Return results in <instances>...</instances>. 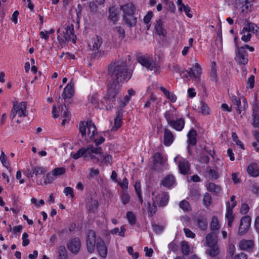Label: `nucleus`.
<instances>
[{"mask_svg":"<svg viewBox=\"0 0 259 259\" xmlns=\"http://www.w3.org/2000/svg\"><path fill=\"white\" fill-rule=\"evenodd\" d=\"M100 158L101 159V163L102 165L106 164L108 163H112V157L110 155L105 154L103 155L101 154L100 155Z\"/></svg>","mask_w":259,"mask_h":259,"instance_id":"nucleus-44","label":"nucleus"},{"mask_svg":"<svg viewBox=\"0 0 259 259\" xmlns=\"http://www.w3.org/2000/svg\"><path fill=\"white\" fill-rule=\"evenodd\" d=\"M207 246H212L217 245L218 236L215 232H212L208 234L205 238Z\"/></svg>","mask_w":259,"mask_h":259,"instance_id":"nucleus-20","label":"nucleus"},{"mask_svg":"<svg viewBox=\"0 0 259 259\" xmlns=\"http://www.w3.org/2000/svg\"><path fill=\"white\" fill-rule=\"evenodd\" d=\"M96 244V248L98 254L102 257H106L107 254V247L104 240L100 237H96V233L93 230H90L87 236V246L89 252L94 251Z\"/></svg>","mask_w":259,"mask_h":259,"instance_id":"nucleus-2","label":"nucleus"},{"mask_svg":"<svg viewBox=\"0 0 259 259\" xmlns=\"http://www.w3.org/2000/svg\"><path fill=\"white\" fill-rule=\"evenodd\" d=\"M210 248L206 250V253L211 257H215L220 253V248L217 245L208 246Z\"/></svg>","mask_w":259,"mask_h":259,"instance_id":"nucleus-34","label":"nucleus"},{"mask_svg":"<svg viewBox=\"0 0 259 259\" xmlns=\"http://www.w3.org/2000/svg\"><path fill=\"white\" fill-rule=\"evenodd\" d=\"M64 193L66 196L70 195L72 198H74V197L73 190L70 187H66L64 190Z\"/></svg>","mask_w":259,"mask_h":259,"instance_id":"nucleus-61","label":"nucleus"},{"mask_svg":"<svg viewBox=\"0 0 259 259\" xmlns=\"http://www.w3.org/2000/svg\"><path fill=\"white\" fill-rule=\"evenodd\" d=\"M164 116L168 125L178 117V113L175 108L166 111Z\"/></svg>","mask_w":259,"mask_h":259,"instance_id":"nucleus-21","label":"nucleus"},{"mask_svg":"<svg viewBox=\"0 0 259 259\" xmlns=\"http://www.w3.org/2000/svg\"><path fill=\"white\" fill-rule=\"evenodd\" d=\"M160 89L164 93L166 98L171 102L174 103L177 101V98L174 93L166 90L164 87H160Z\"/></svg>","mask_w":259,"mask_h":259,"instance_id":"nucleus-32","label":"nucleus"},{"mask_svg":"<svg viewBox=\"0 0 259 259\" xmlns=\"http://www.w3.org/2000/svg\"><path fill=\"white\" fill-rule=\"evenodd\" d=\"M235 196L234 195H232L230 198V201L232 202V204L229 202H226V209H229L231 210H233V208L236 206L237 202L235 201Z\"/></svg>","mask_w":259,"mask_h":259,"instance_id":"nucleus-52","label":"nucleus"},{"mask_svg":"<svg viewBox=\"0 0 259 259\" xmlns=\"http://www.w3.org/2000/svg\"><path fill=\"white\" fill-rule=\"evenodd\" d=\"M250 224L251 218L250 217L246 215L242 217L240 220L238 234L242 235L245 234L250 227Z\"/></svg>","mask_w":259,"mask_h":259,"instance_id":"nucleus-11","label":"nucleus"},{"mask_svg":"<svg viewBox=\"0 0 259 259\" xmlns=\"http://www.w3.org/2000/svg\"><path fill=\"white\" fill-rule=\"evenodd\" d=\"M13 106L14 107V109L17 111L19 116L24 117L27 115L26 112L27 102H21L20 103L14 102Z\"/></svg>","mask_w":259,"mask_h":259,"instance_id":"nucleus-14","label":"nucleus"},{"mask_svg":"<svg viewBox=\"0 0 259 259\" xmlns=\"http://www.w3.org/2000/svg\"><path fill=\"white\" fill-rule=\"evenodd\" d=\"M73 87V84L71 83H69L64 88L63 93L62 95L64 99L71 98L72 97L74 93Z\"/></svg>","mask_w":259,"mask_h":259,"instance_id":"nucleus-27","label":"nucleus"},{"mask_svg":"<svg viewBox=\"0 0 259 259\" xmlns=\"http://www.w3.org/2000/svg\"><path fill=\"white\" fill-rule=\"evenodd\" d=\"M177 5L179 7V10L181 12L184 11L188 17H192V14L190 13L191 11V8L188 5H185L183 4L182 0H178Z\"/></svg>","mask_w":259,"mask_h":259,"instance_id":"nucleus-26","label":"nucleus"},{"mask_svg":"<svg viewBox=\"0 0 259 259\" xmlns=\"http://www.w3.org/2000/svg\"><path fill=\"white\" fill-rule=\"evenodd\" d=\"M102 44V39L101 37L98 35L92 38L91 40L89 42L88 46L90 50L93 51L98 50Z\"/></svg>","mask_w":259,"mask_h":259,"instance_id":"nucleus-16","label":"nucleus"},{"mask_svg":"<svg viewBox=\"0 0 259 259\" xmlns=\"http://www.w3.org/2000/svg\"><path fill=\"white\" fill-rule=\"evenodd\" d=\"M56 179L55 177L53 175L52 172L47 174L46 178L45 180L44 183L46 184H50Z\"/></svg>","mask_w":259,"mask_h":259,"instance_id":"nucleus-58","label":"nucleus"},{"mask_svg":"<svg viewBox=\"0 0 259 259\" xmlns=\"http://www.w3.org/2000/svg\"><path fill=\"white\" fill-rule=\"evenodd\" d=\"M153 17V12L152 11H149L147 15L144 18V22L145 23L148 24L150 22Z\"/></svg>","mask_w":259,"mask_h":259,"instance_id":"nucleus-64","label":"nucleus"},{"mask_svg":"<svg viewBox=\"0 0 259 259\" xmlns=\"http://www.w3.org/2000/svg\"><path fill=\"white\" fill-rule=\"evenodd\" d=\"M98 206V203L96 200L90 199L87 204V208L89 211L94 212Z\"/></svg>","mask_w":259,"mask_h":259,"instance_id":"nucleus-39","label":"nucleus"},{"mask_svg":"<svg viewBox=\"0 0 259 259\" xmlns=\"http://www.w3.org/2000/svg\"><path fill=\"white\" fill-rule=\"evenodd\" d=\"M121 200L123 204H126L130 202V195L125 192H124L121 196Z\"/></svg>","mask_w":259,"mask_h":259,"instance_id":"nucleus-59","label":"nucleus"},{"mask_svg":"<svg viewBox=\"0 0 259 259\" xmlns=\"http://www.w3.org/2000/svg\"><path fill=\"white\" fill-rule=\"evenodd\" d=\"M51 172L56 178L57 177L64 175L66 172V169L63 167H57L53 169Z\"/></svg>","mask_w":259,"mask_h":259,"instance_id":"nucleus-47","label":"nucleus"},{"mask_svg":"<svg viewBox=\"0 0 259 259\" xmlns=\"http://www.w3.org/2000/svg\"><path fill=\"white\" fill-rule=\"evenodd\" d=\"M197 224L200 229L206 230L207 228V222L206 219L203 218H198L196 220Z\"/></svg>","mask_w":259,"mask_h":259,"instance_id":"nucleus-46","label":"nucleus"},{"mask_svg":"<svg viewBox=\"0 0 259 259\" xmlns=\"http://www.w3.org/2000/svg\"><path fill=\"white\" fill-rule=\"evenodd\" d=\"M126 218L130 224L134 225L136 224V219L133 212L128 211L126 213Z\"/></svg>","mask_w":259,"mask_h":259,"instance_id":"nucleus-50","label":"nucleus"},{"mask_svg":"<svg viewBox=\"0 0 259 259\" xmlns=\"http://www.w3.org/2000/svg\"><path fill=\"white\" fill-rule=\"evenodd\" d=\"M121 9L123 11L124 15H134L135 12V8L132 3H128L121 6Z\"/></svg>","mask_w":259,"mask_h":259,"instance_id":"nucleus-28","label":"nucleus"},{"mask_svg":"<svg viewBox=\"0 0 259 259\" xmlns=\"http://www.w3.org/2000/svg\"><path fill=\"white\" fill-rule=\"evenodd\" d=\"M214 152L211 150H207L206 148L202 149L199 155L198 156V161L202 163H208L209 161V158L208 155L213 157Z\"/></svg>","mask_w":259,"mask_h":259,"instance_id":"nucleus-12","label":"nucleus"},{"mask_svg":"<svg viewBox=\"0 0 259 259\" xmlns=\"http://www.w3.org/2000/svg\"><path fill=\"white\" fill-rule=\"evenodd\" d=\"M248 174L251 177H256L259 176V166L256 163H252L247 168Z\"/></svg>","mask_w":259,"mask_h":259,"instance_id":"nucleus-24","label":"nucleus"},{"mask_svg":"<svg viewBox=\"0 0 259 259\" xmlns=\"http://www.w3.org/2000/svg\"><path fill=\"white\" fill-rule=\"evenodd\" d=\"M176 182L175 177L171 174L166 175L161 181L160 185L167 188H170Z\"/></svg>","mask_w":259,"mask_h":259,"instance_id":"nucleus-17","label":"nucleus"},{"mask_svg":"<svg viewBox=\"0 0 259 259\" xmlns=\"http://www.w3.org/2000/svg\"><path fill=\"white\" fill-rule=\"evenodd\" d=\"M88 102L95 106H98L99 104L98 97L97 94L89 95L88 97Z\"/></svg>","mask_w":259,"mask_h":259,"instance_id":"nucleus-49","label":"nucleus"},{"mask_svg":"<svg viewBox=\"0 0 259 259\" xmlns=\"http://www.w3.org/2000/svg\"><path fill=\"white\" fill-rule=\"evenodd\" d=\"M210 228L211 230L213 232L218 231L220 229L219 221L218 218L216 216H213L212 217L210 225Z\"/></svg>","mask_w":259,"mask_h":259,"instance_id":"nucleus-35","label":"nucleus"},{"mask_svg":"<svg viewBox=\"0 0 259 259\" xmlns=\"http://www.w3.org/2000/svg\"><path fill=\"white\" fill-rule=\"evenodd\" d=\"M248 107V104L247 102V100L245 98H243L242 100V102H241L240 104H238L237 105L236 110L237 111V112L238 114H241V113L243 111H245L246 109Z\"/></svg>","mask_w":259,"mask_h":259,"instance_id":"nucleus-38","label":"nucleus"},{"mask_svg":"<svg viewBox=\"0 0 259 259\" xmlns=\"http://www.w3.org/2000/svg\"><path fill=\"white\" fill-rule=\"evenodd\" d=\"M190 69L194 81L196 82H200L202 73L200 66L198 63H195Z\"/></svg>","mask_w":259,"mask_h":259,"instance_id":"nucleus-15","label":"nucleus"},{"mask_svg":"<svg viewBox=\"0 0 259 259\" xmlns=\"http://www.w3.org/2000/svg\"><path fill=\"white\" fill-rule=\"evenodd\" d=\"M88 128V136L92 138L97 133V128L95 125L91 121L87 122H80L79 123V132L81 134L82 137L86 135V128Z\"/></svg>","mask_w":259,"mask_h":259,"instance_id":"nucleus-6","label":"nucleus"},{"mask_svg":"<svg viewBox=\"0 0 259 259\" xmlns=\"http://www.w3.org/2000/svg\"><path fill=\"white\" fill-rule=\"evenodd\" d=\"M108 71L110 79L105 99L113 102L120 92V83L128 80L132 77L133 72L128 69L126 60L124 59L115 60L112 62L108 66Z\"/></svg>","mask_w":259,"mask_h":259,"instance_id":"nucleus-1","label":"nucleus"},{"mask_svg":"<svg viewBox=\"0 0 259 259\" xmlns=\"http://www.w3.org/2000/svg\"><path fill=\"white\" fill-rule=\"evenodd\" d=\"M259 99L257 95L254 96V100L251 105L252 108V124L256 127H259Z\"/></svg>","mask_w":259,"mask_h":259,"instance_id":"nucleus-7","label":"nucleus"},{"mask_svg":"<svg viewBox=\"0 0 259 259\" xmlns=\"http://www.w3.org/2000/svg\"><path fill=\"white\" fill-rule=\"evenodd\" d=\"M185 123L184 118L177 117L169 125L177 131H181L184 127Z\"/></svg>","mask_w":259,"mask_h":259,"instance_id":"nucleus-19","label":"nucleus"},{"mask_svg":"<svg viewBox=\"0 0 259 259\" xmlns=\"http://www.w3.org/2000/svg\"><path fill=\"white\" fill-rule=\"evenodd\" d=\"M153 161L154 163H158L160 164H164L166 161V158L162 156L159 153H156L153 155Z\"/></svg>","mask_w":259,"mask_h":259,"instance_id":"nucleus-42","label":"nucleus"},{"mask_svg":"<svg viewBox=\"0 0 259 259\" xmlns=\"http://www.w3.org/2000/svg\"><path fill=\"white\" fill-rule=\"evenodd\" d=\"M174 161L178 163L179 170L181 174L186 175L189 172L190 164L187 159L177 156L174 158Z\"/></svg>","mask_w":259,"mask_h":259,"instance_id":"nucleus-10","label":"nucleus"},{"mask_svg":"<svg viewBox=\"0 0 259 259\" xmlns=\"http://www.w3.org/2000/svg\"><path fill=\"white\" fill-rule=\"evenodd\" d=\"M209 177L212 179H217L219 178V174L214 169H210L208 172Z\"/></svg>","mask_w":259,"mask_h":259,"instance_id":"nucleus-63","label":"nucleus"},{"mask_svg":"<svg viewBox=\"0 0 259 259\" xmlns=\"http://www.w3.org/2000/svg\"><path fill=\"white\" fill-rule=\"evenodd\" d=\"M179 206L184 211H189L191 210V207L189 202L185 200H183L180 202Z\"/></svg>","mask_w":259,"mask_h":259,"instance_id":"nucleus-51","label":"nucleus"},{"mask_svg":"<svg viewBox=\"0 0 259 259\" xmlns=\"http://www.w3.org/2000/svg\"><path fill=\"white\" fill-rule=\"evenodd\" d=\"M199 112L204 115H207L210 114V109L205 103L201 102Z\"/></svg>","mask_w":259,"mask_h":259,"instance_id":"nucleus-45","label":"nucleus"},{"mask_svg":"<svg viewBox=\"0 0 259 259\" xmlns=\"http://www.w3.org/2000/svg\"><path fill=\"white\" fill-rule=\"evenodd\" d=\"M253 4V0H235V6L241 13H246Z\"/></svg>","mask_w":259,"mask_h":259,"instance_id":"nucleus-8","label":"nucleus"},{"mask_svg":"<svg viewBox=\"0 0 259 259\" xmlns=\"http://www.w3.org/2000/svg\"><path fill=\"white\" fill-rule=\"evenodd\" d=\"M152 206L148 207L149 214L152 216L157 211V207H164L166 206L169 200L168 193L166 192H161L159 193L157 191H153L152 193Z\"/></svg>","mask_w":259,"mask_h":259,"instance_id":"nucleus-3","label":"nucleus"},{"mask_svg":"<svg viewBox=\"0 0 259 259\" xmlns=\"http://www.w3.org/2000/svg\"><path fill=\"white\" fill-rule=\"evenodd\" d=\"M197 133L194 129H191L188 133V140L187 143L189 145L194 146L196 144Z\"/></svg>","mask_w":259,"mask_h":259,"instance_id":"nucleus-30","label":"nucleus"},{"mask_svg":"<svg viewBox=\"0 0 259 259\" xmlns=\"http://www.w3.org/2000/svg\"><path fill=\"white\" fill-rule=\"evenodd\" d=\"M138 62L147 70L154 71L156 74L160 72L159 63L154 61L153 58L150 56H142L138 58Z\"/></svg>","mask_w":259,"mask_h":259,"instance_id":"nucleus-5","label":"nucleus"},{"mask_svg":"<svg viewBox=\"0 0 259 259\" xmlns=\"http://www.w3.org/2000/svg\"><path fill=\"white\" fill-rule=\"evenodd\" d=\"M31 169L33 175H34L36 177L44 174L47 171L45 167L39 166H33Z\"/></svg>","mask_w":259,"mask_h":259,"instance_id":"nucleus-40","label":"nucleus"},{"mask_svg":"<svg viewBox=\"0 0 259 259\" xmlns=\"http://www.w3.org/2000/svg\"><path fill=\"white\" fill-rule=\"evenodd\" d=\"M84 152V149H80L77 152L73 154H71L72 157L74 159H77L80 157L83 156V152Z\"/></svg>","mask_w":259,"mask_h":259,"instance_id":"nucleus-62","label":"nucleus"},{"mask_svg":"<svg viewBox=\"0 0 259 259\" xmlns=\"http://www.w3.org/2000/svg\"><path fill=\"white\" fill-rule=\"evenodd\" d=\"M211 202V197L208 193H205L203 198V203L204 205L208 206H209Z\"/></svg>","mask_w":259,"mask_h":259,"instance_id":"nucleus-57","label":"nucleus"},{"mask_svg":"<svg viewBox=\"0 0 259 259\" xmlns=\"http://www.w3.org/2000/svg\"><path fill=\"white\" fill-rule=\"evenodd\" d=\"M61 30V29L59 28L57 31L58 34L60 33L57 36V39L60 42L65 43L66 41H72L74 44L76 42V36L74 34V27L72 25L66 26L62 33H60Z\"/></svg>","mask_w":259,"mask_h":259,"instance_id":"nucleus-4","label":"nucleus"},{"mask_svg":"<svg viewBox=\"0 0 259 259\" xmlns=\"http://www.w3.org/2000/svg\"><path fill=\"white\" fill-rule=\"evenodd\" d=\"M0 161L5 167H8L9 166V163L7 161V157L3 151L0 156Z\"/></svg>","mask_w":259,"mask_h":259,"instance_id":"nucleus-55","label":"nucleus"},{"mask_svg":"<svg viewBox=\"0 0 259 259\" xmlns=\"http://www.w3.org/2000/svg\"><path fill=\"white\" fill-rule=\"evenodd\" d=\"M259 31V27L253 23H248L246 26L243 28L240 33H245L246 32H252L254 34H257Z\"/></svg>","mask_w":259,"mask_h":259,"instance_id":"nucleus-25","label":"nucleus"},{"mask_svg":"<svg viewBox=\"0 0 259 259\" xmlns=\"http://www.w3.org/2000/svg\"><path fill=\"white\" fill-rule=\"evenodd\" d=\"M115 33L118 34L119 36L122 38L125 37V31L123 28L121 26H116L113 28Z\"/></svg>","mask_w":259,"mask_h":259,"instance_id":"nucleus-53","label":"nucleus"},{"mask_svg":"<svg viewBox=\"0 0 259 259\" xmlns=\"http://www.w3.org/2000/svg\"><path fill=\"white\" fill-rule=\"evenodd\" d=\"M232 137L233 141L236 143V144L237 145L239 146L241 149H244L243 144H242L241 141L239 140L237 134L235 133H232Z\"/></svg>","mask_w":259,"mask_h":259,"instance_id":"nucleus-56","label":"nucleus"},{"mask_svg":"<svg viewBox=\"0 0 259 259\" xmlns=\"http://www.w3.org/2000/svg\"><path fill=\"white\" fill-rule=\"evenodd\" d=\"M81 243L78 238L70 240L67 243L68 249L73 253L76 254L80 250Z\"/></svg>","mask_w":259,"mask_h":259,"instance_id":"nucleus-13","label":"nucleus"},{"mask_svg":"<svg viewBox=\"0 0 259 259\" xmlns=\"http://www.w3.org/2000/svg\"><path fill=\"white\" fill-rule=\"evenodd\" d=\"M22 239V244L23 246H26L29 244L30 241L28 239V234L27 233L25 232L23 234Z\"/></svg>","mask_w":259,"mask_h":259,"instance_id":"nucleus-60","label":"nucleus"},{"mask_svg":"<svg viewBox=\"0 0 259 259\" xmlns=\"http://www.w3.org/2000/svg\"><path fill=\"white\" fill-rule=\"evenodd\" d=\"M119 16V12L118 9L115 6H112L109 9V16L110 20L115 22L117 21Z\"/></svg>","mask_w":259,"mask_h":259,"instance_id":"nucleus-31","label":"nucleus"},{"mask_svg":"<svg viewBox=\"0 0 259 259\" xmlns=\"http://www.w3.org/2000/svg\"><path fill=\"white\" fill-rule=\"evenodd\" d=\"M61 111L63 113L61 114L62 116L64 118L62 125H64L66 122H68L70 118V114L67 110H64V108H66V106H61Z\"/></svg>","mask_w":259,"mask_h":259,"instance_id":"nucleus-41","label":"nucleus"},{"mask_svg":"<svg viewBox=\"0 0 259 259\" xmlns=\"http://www.w3.org/2000/svg\"><path fill=\"white\" fill-rule=\"evenodd\" d=\"M174 136L172 132L168 129L165 128L164 131L163 143L165 146H169L173 142Z\"/></svg>","mask_w":259,"mask_h":259,"instance_id":"nucleus-22","label":"nucleus"},{"mask_svg":"<svg viewBox=\"0 0 259 259\" xmlns=\"http://www.w3.org/2000/svg\"><path fill=\"white\" fill-rule=\"evenodd\" d=\"M237 49L235 51L236 61L241 65H245L248 63V54L247 52L244 50V47H239L237 44L235 45Z\"/></svg>","mask_w":259,"mask_h":259,"instance_id":"nucleus-9","label":"nucleus"},{"mask_svg":"<svg viewBox=\"0 0 259 259\" xmlns=\"http://www.w3.org/2000/svg\"><path fill=\"white\" fill-rule=\"evenodd\" d=\"M241 249L248 251H252L254 247V242L252 240L243 239L239 243Z\"/></svg>","mask_w":259,"mask_h":259,"instance_id":"nucleus-18","label":"nucleus"},{"mask_svg":"<svg viewBox=\"0 0 259 259\" xmlns=\"http://www.w3.org/2000/svg\"><path fill=\"white\" fill-rule=\"evenodd\" d=\"M82 149H84V152H83L84 157L90 156L92 159H95L97 162L99 161V158H96L95 156L92 154L90 145H89L86 148H83Z\"/></svg>","mask_w":259,"mask_h":259,"instance_id":"nucleus-48","label":"nucleus"},{"mask_svg":"<svg viewBox=\"0 0 259 259\" xmlns=\"http://www.w3.org/2000/svg\"><path fill=\"white\" fill-rule=\"evenodd\" d=\"M116 117L114 119V124L111 128V131H115L117 130L121 125L122 124V117L123 116V110L122 109L119 110L117 112Z\"/></svg>","mask_w":259,"mask_h":259,"instance_id":"nucleus-23","label":"nucleus"},{"mask_svg":"<svg viewBox=\"0 0 259 259\" xmlns=\"http://www.w3.org/2000/svg\"><path fill=\"white\" fill-rule=\"evenodd\" d=\"M225 217L227 220V225L228 227H231L234 220V215L233 213V210L229 209H226Z\"/></svg>","mask_w":259,"mask_h":259,"instance_id":"nucleus-36","label":"nucleus"},{"mask_svg":"<svg viewBox=\"0 0 259 259\" xmlns=\"http://www.w3.org/2000/svg\"><path fill=\"white\" fill-rule=\"evenodd\" d=\"M180 246L182 253L185 255L189 254L191 251L190 246L186 241H182L180 243Z\"/></svg>","mask_w":259,"mask_h":259,"instance_id":"nucleus-33","label":"nucleus"},{"mask_svg":"<svg viewBox=\"0 0 259 259\" xmlns=\"http://www.w3.org/2000/svg\"><path fill=\"white\" fill-rule=\"evenodd\" d=\"M207 190L211 192L217 194L221 191V187L214 183H209L207 187Z\"/></svg>","mask_w":259,"mask_h":259,"instance_id":"nucleus-43","label":"nucleus"},{"mask_svg":"<svg viewBox=\"0 0 259 259\" xmlns=\"http://www.w3.org/2000/svg\"><path fill=\"white\" fill-rule=\"evenodd\" d=\"M154 27L156 33L158 35L162 36H165L166 35V32L163 27V23L161 19L156 20Z\"/></svg>","mask_w":259,"mask_h":259,"instance_id":"nucleus-29","label":"nucleus"},{"mask_svg":"<svg viewBox=\"0 0 259 259\" xmlns=\"http://www.w3.org/2000/svg\"><path fill=\"white\" fill-rule=\"evenodd\" d=\"M156 97L153 94H151L149 98V99L148 100V101L146 102V103L144 105V107L145 108H149L150 107V106H151V105L154 103L155 100H156Z\"/></svg>","mask_w":259,"mask_h":259,"instance_id":"nucleus-54","label":"nucleus"},{"mask_svg":"<svg viewBox=\"0 0 259 259\" xmlns=\"http://www.w3.org/2000/svg\"><path fill=\"white\" fill-rule=\"evenodd\" d=\"M134 15H124V20L126 23L131 27H133L136 25L137 23V19L134 17Z\"/></svg>","mask_w":259,"mask_h":259,"instance_id":"nucleus-37","label":"nucleus"}]
</instances>
